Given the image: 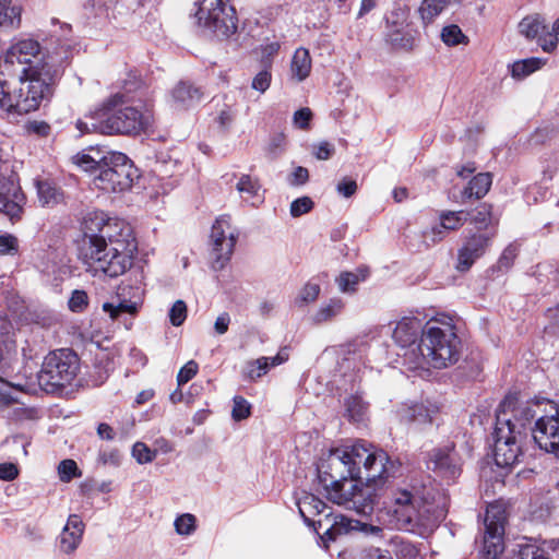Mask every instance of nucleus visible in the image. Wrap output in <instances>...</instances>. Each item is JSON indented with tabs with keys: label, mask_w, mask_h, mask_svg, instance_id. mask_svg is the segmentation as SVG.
Masks as SVG:
<instances>
[{
	"label": "nucleus",
	"mask_w": 559,
	"mask_h": 559,
	"mask_svg": "<svg viewBox=\"0 0 559 559\" xmlns=\"http://www.w3.org/2000/svg\"><path fill=\"white\" fill-rule=\"evenodd\" d=\"M467 214L463 211L451 212L444 211L440 214V223L432 226L430 229L424 233V240L427 245L429 241L436 243L442 240L449 231L456 230L466 221Z\"/></svg>",
	"instance_id": "obj_23"
},
{
	"label": "nucleus",
	"mask_w": 559,
	"mask_h": 559,
	"mask_svg": "<svg viewBox=\"0 0 559 559\" xmlns=\"http://www.w3.org/2000/svg\"><path fill=\"white\" fill-rule=\"evenodd\" d=\"M133 163L126 154L100 148L91 150L78 157V165L94 177L100 170L117 169L121 165Z\"/></svg>",
	"instance_id": "obj_20"
},
{
	"label": "nucleus",
	"mask_w": 559,
	"mask_h": 559,
	"mask_svg": "<svg viewBox=\"0 0 559 559\" xmlns=\"http://www.w3.org/2000/svg\"><path fill=\"white\" fill-rule=\"evenodd\" d=\"M369 273L367 266H359L354 272L343 271L335 278V283L341 293L353 295L357 292L358 285L368 278Z\"/></svg>",
	"instance_id": "obj_27"
},
{
	"label": "nucleus",
	"mask_w": 559,
	"mask_h": 559,
	"mask_svg": "<svg viewBox=\"0 0 559 559\" xmlns=\"http://www.w3.org/2000/svg\"><path fill=\"white\" fill-rule=\"evenodd\" d=\"M269 371V365H266L265 357H260L255 360L247 362L245 369V376L251 381H255Z\"/></svg>",
	"instance_id": "obj_40"
},
{
	"label": "nucleus",
	"mask_w": 559,
	"mask_h": 559,
	"mask_svg": "<svg viewBox=\"0 0 559 559\" xmlns=\"http://www.w3.org/2000/svg\"><path fill=\"white\" fill-rule=\"evenodd\" d=\"M334 145L328 141H322L318 145H313V155L319 160H328L334 154Z\"/></svg>",
	"instance_id": "obj_54"
},
{
	"label": "nucleus",
	"mask_w": 559,
	"mask_h": 559,
	"mask_svg": "<svg viewBox=\"0 0 559 559\" xmlns=\"http://www.w3.org/2000/svg\"><path fill=\"white\" fill-rule=\"evenodd\" d=\"M78 371V357L70 350L60 349L49 353L37 373L40 389L47 393H55L70 384Z\"/></svg>",
	"instance_id": "obj_9"
},
{
	"label": "nucleus",
	"mask_w": 559,
	"mask_h": 559,
	"mask_svg": "<svg viewBox=\"0 0 559 559\" xmlns=\"http://www.w3.org/2000/svg\"><path fill=\"white\" fill-rule=\"evenodd\" d=\"M548 404L549 400L545 397L520 402L512 395L506 396L499 404L492 432V454L498 467L508 473L520 462L531 443L533 421Z\"/></svg>",
	"instance_id": "obj_4"
},
{
	"label": "nucleus",
	"mask_w": 559,
	"mask_h": 559,
	"mask_svg": "<svg viewBox=\"0 0 559 559\" xmlns=\"http://www.w3.org/2000/svg\"><path fill=\"white\" fill-rule=\"evenodd\" d=\"M132 456L139 464H146L156 457V451L151 450L145 443L136 442L132 447Z\"/></svg>",
	"instance_id": "obj_44"
},
{
	"label": "nucleus",
	"mask_w": 559,
	"mask_h": 559,
	"mask_svg": "<svg viewBox=\"0 0 559 559\" xmlns=\"http://www.w3.org/2000/svg\"><path fill=\"white\" fill-rule=\"evenodd\" d=\"M336 191L344 198H350L357 191V182L352 178H343L336 186Z\"/></svg>",
	"instance_id": "obj_56"
},
{
	"label": "nucleus",
	"mask_w": 559,
	"mask_h": 559,
	"mask_svg": "<svg viewBox=\"0 0 559 559\" xmlns=\"http://www.w3.org/2000/svg\"><path fill=\"white\" fill-rule=\"evenodd\" d=\"M546 542L543 545L536 543H525L516 545L518 549L513 551L510 559H551L545 548Z\"/></svg>",
	"instance_id": "obj_35"
},
{
	"label": "nucleus",
	"mask_w": 559,
	"mask_h": 559,
	"mask_svg": "<svg viewBox=\"0 0 559 559\" xmlns=\"http://www.w3.org/2000/svg\"><path fill=\"white\" fill-rule=\"evenodd\" d=\"M542 49L545 51V52H551L556 47H557V43H558V39L557 37H555L552 34H550L548 32V34H545V35H540L538 38H537Z\"/></svg>",
	"instance_id": "obj_60"
},
{
	"label": "nucleus",
	"mask_w": 559,
	"mask_h": 559,
	"mask_svg": "<svg viewBox=\"0 0 559 559\" xmlns=\"http://www.w3.org/2000/svg\"><path fill=\"white\" fill-rule=\"evenodd\" d=\"M290 71L298 82L306 80L311 71V57L307 49L298 48L292 59Z\"/></svg>",
	"instance_id": "obj_32"
},
{
	"label": "nucleus",
	"mask_w": 559,
	"mask_h": 559,
	"mask_svg": "<svg viewBox=\"0 0 559 559\" xmlns=\"http://www.w3.org/2000/svg\"><path fill=\"white\" fill-rule=\"evenodd\" d=\"M438 413V407L432 404L416 403L409 406L403 407L401 417L407 423L415 424L417 426H424L431 424L435 415Z\"/></svg>",
	"instance_id": "obj_26"
},
{
	"label": "nucleus",
	"mask_w": 559,
	"mask_h": 559,
	"mask_svg": "<svg viewBox=\"0 0 559 559\" xmlns=\"http://www.w3.org/2000/svg\"><path fill=\"white\" fill-rule=\"evenodd\" d=\"M38 201L43 206L52 207L63 202L62 189L50 180H36Z\"/></svg>",
	"instance_id": "obj_28"
},
{
	"label": "nucleus",
	"mask_w": 559,
	"mask_h": 559,
	"mask_svg": "<svg viewBox=\"0 0 559 559\" xmlns=\"http://www.w3.org/2000/svg\"><path fill=\"white\" fill-rule=\"evenodd\" d=\"M507 521L506 511L499 504H489L484 519L483 559H497L504 549L503 535Z\"/></svg>",
	"instance_id": "obj_13"
},
{
	"label": "nucleus",
	"mask_w": 559,
	"mask_h": 559,
	"mask_svg": "<svg viewBox=\"0 0 559 559\" xmlns=\"http://www.w3.org/2000/svg\"><path fill=\"white\" fill-rule=\"evenodd\" d=\"M173 106L177 109H186L198 104L202 98V92L189 82L180 81L170 92Z\"/></svg>",
	"instance_id": "obj_25"
},
{
	"label": "nucleus",
	"mask_w": 559,
	"mask_h": 559,
	"mask_svg": "<svg viewBox=\"0 0 559 559\" xmlns=\"http://www.w3.org/2000/svg\"><path fill=\"white\" fill-rule=\"evenodd\" d=\"M441 39L448 46H455L466 41V36L457 25H448L441 32Z\"/></svg>",
	"instance_id": "obj_41"
},
{
	"label": "nucleus",
	"mask_w": 559,
	"mask_h": 559,
	"mask_svg": "<svg viewBox=\"0 0 559 559\" xmlns=\"http://www.w3.org/2000/svg\"><path fill=\"white\" fill-rule=\"evenodd\" d=\"M27 130L40 136H46L50 131V127L44 121H32L27 124Z\"/></svg>",
	"instance_id": "obj_63"
},
{
	"label": "nucleus",
	"mask_w": 559,
	"mask_h": 559,
	"mask_svg": "<svg viewBox=\"0 0 559 559\" xmlns=\"http://www.w3.org/2000/svg\"><path fill=\"white\" fill-rule=\"evenodd\" d=\"M19 474L17 467L13 463L0 464V479L13 480Z\"/></svg>",
	"instance_id": "obj_61"
},
{
	"label": "nucleus",
	"mask_w": 559,
	"mask_h": 559,
	"mask_svg": "<svg viewBox=\"0 0 559 559\" xmlns=\"http://www.w3.org/2000/svg\"><path fill=\"white\" fill-rule=\"evenodd\" d=\"M345 308V302L340 297H333L328 302L322 304L316 313L311 317V320L316 324L330 322L340 316Z\"/></svg>",
	"instance_id": "obj_30"
},
{
	"label": "nucleus",
	"mask_w": 559,
	"mask_h": 559,
	"mask_svg": "<svg viewBox=\"0 0 559 559\" xmlns=\"http://www.w3.org/2000/svg\"><path fill=\"white\" fill-rule=\"evenodd\" d=\"M233 402L234 406L231 411V417L234 420L240 421L250 416L251 405L248 403L246 399L237 395L234 397Z\"/></svg>",
	"instance_id": "obj_48"
},
{
	"label": "nucleus",
	"mask_w": 559,
	"mask_h": 559,
	"mask_svg": "<svg viewBox=\"0 0 559 559\" xmlns=\"http://www.w3.org/2000/svg\"><path fill=\"white\" fill-rule=\"evenodd\" d=\"M344 406L345 415L350 421L364 423L366 420L369 405L358 392L345 399Z\"/></svg>",
	"instance_id": "obj_31"
},
{
	"label": "nucleus",
	"mask_w": 559,
	"mask_h": 559,
	"mask_svg": "<svg viewBox=\"0 0 559 559\" xmlns=\"http://www.w3.org/2000/svg\"><path fill=\"white\" fill-rule=\"evenodd\" d=\"M309 180V171L302 166H298L288 177L290 186H302Z\"/></svg>",
	"instance_id": "obj_58"
},
{
	"label": "nucleus",
	"mask_w": 559,
	"mask_h": 559,
	"mask_svg": "<svg viewBox=\"0 0 559 559\" xmlns=\"http://www.w3.org/2000/svg\"><path fill=\"white\" fill-rule=\"evenodd\" d=\"M83 234L79 257L87 272L118 277L131 269L138 242L124 221L95 213Z\"/></svg>",
	"instance_id": "obj_3"
},
{
	"label": "nucleus",
	"mask_w": 559,
	"mask_h": 559,
	"mask_svg": "<svg viewBox=\"0 0 559 559\" xmlns=\"http://www.w3.org/2000/svg\"><path fill=\"white\" fill-rule=\"evenodd\" d=\"M197 19L200 26L217 38H228L237 31L236 11L225 0H201Z\"/></svg>",
	"instance_id": "obj_10"
},
{
	"label": "nucleus",
	"mask_w": 559,
	"mask_h": 559,
	"mask_svg": "<svg viewBox=\"0 0 559 559\" xmlns=\"http://www.w3.org/2000/svg\"><path fill=\"white\" fill-rule=\"evenodd\" d=\"M423 330H425V324L423 321L416 317H404L401 319L392 333V338L394 343L401 348L403 353H397L399 356L404 357L405 361L411 366V355H406L408 350L417 349V341H420V336L423 335Z\"/></svg>",
	"instance_id": "obj_19"
},
{
	"label": "nucleus",
	"mask_w": 559,
	"mask_h": 559,
	"mask_svg": "<svg viewBox=\"0 0 559 559\" xmlns=\"http://www.w3.org/2000/svg\"><path fill=\"white\" fill-rule=\"evenodd\" d=\"M187 305L183 300L175 301L168 312L170 323L174 326H180L187 319Z\"/></svg>",
	"instance_id": "obj_45"
},
{
	"label": "nucleus",
	"mask_w": 559,
	"mask_h": 559,
	"mask_svg": "<svg viewBox=\"0 0 559 559\" xmlns=\"http://www.w3.org/2000/svg\"><path fill=\"white\" fill-rule=\"evenodd\" d=\"M98 461L104 465L119 466L121 463V454L118 450L100 451Z\"/></svg>",
	"instance_id": "obj_57"
},
{
	"label": "nucleus",
	"mask_w": 559,
	"mask_h": 559,
	"mask_svg": "<svg viewBox=\"0 0 559 559\" xmlns=\"http://www.w3.org/2000/svg\"><path fill=\"white\" fill-rule=\"evenodd\" d=\"M313 207V202L309 197H301L294 200L290 203V215L293 217H299L308 212H310Z\"/></svg>",
	"instance_id": "obj_50"
},
{
	"label": "nucleus",
	"mask_w": 559,
	"mask_h": 559,
	"mask_svg": "<svg viewBox=\"0 0 559 559\" xmlns=\"http://www.w3.org/2000/svg\"><path fill=\"white\" fill-rule=\"evenodd\" d=\"M400 468L401 465L396 463V468L391 475L385 473L372 481L359 479L349 483L341 491L334 490L331 493V501L367 515L380 504V498L383 496V504L392 526L419 534L423 531H432L448 514V497L444 492L426 486H413L412 489L393 487L390 478H394Z\"/></svg>",
	"instance_id": "obj_1"
},
{
	"label": "nucleus",
	"mask_w": 559,
	"mask_h": 559,
	"mask_svg": "<svg viewBox=\"0 0 559 559\" xmlns=\"http://www.w3.org/2000/svg\"><path fill=\"white\" fill-rule=\"evenodd\" d=\"M174 525L179 535H190L195 530V518L190 513L181 514L175 520Z\"/></svg>",
	"instance_id": "obj_46"
},
{
	"label": "nucleus",
	"mask_w": 559,
	"mask_h": 559,
	"mask_svg": "<svg viewBox=\"0 0 559 559\" xmlns=\"http://www.w3.org/2000/svg\"><path fill=\"white\" fill-rule=\"evenodd\" d=\"M239 230L230 224L229 215H221L212 225L211 242H212V267L219 271L229 262Z\"/></svg>",
	"instance_id": "obj_11"
},
{
	"label": "nucleus",
	"mask_w": 559,
	"mask_h": 559,
	"mask_svg": "<svg viewBox=\"0 0 559 559\" xmlns=\"http://www.w3.org/2000/svg\"><path fill=\"white\" fill-rule=\"evenodd\" d=\"M360 559H393L389 550L379 547L365 548L361 551Z\"/></svg>",
	"instance_id": "obj_59"
},
{
	"label": "nucleus",
	"mask_w": 559,
	"mask_h": 559,
	"mask_svg": "<svg viewBox=\"0 0 559 559\" xmlns=\"http://www.w3.org/2000/svg\"><path fill=\"white\" fill-rule=\"evenodd\" d=\"M236 190L239 193L241 200L251 206H259L263 200L262 186L258 178H254L248 174H241L238 177L236 183Z\"/></svg>",
	"instance_id": "obj_24"
},
{
	"label": "nucleus",
	"mask_w": 559,
	"mask_h": 559,
	"mask_svg": "<svg viewBox=\"0 0 559 559\" xmlns=\"http://www.w3.org/2000/svg\"><path fill=\"white\" fill-rule=\"evenodd\" d=\"M139 170L133 163L121 165L117 169L100 170L93 177V185L105 192H123L139 179Z\"/></svg>",
	"instance_id": "obj_17"
},
{
	"label": "nucleus",
	"mask_w": 559,
	"mask_h": 559,
	"mask_svg": "<svg viewBox=\"0 0 559 559\" xmlns=\"http://www.w3.org/2000/svg\"><path fill=\"white\" fill-rule=\"evenodd\" d=\"M114 0H85V8H91L95 11V14H100L103 11L107 10Z\"/></svg>",
	"instance_id": "obj_62"
},
{
	"label": "nucleus",
	"mask_w": 559,
	"mask_h": 559,
	"mask_svg": "<svg viewBox=\"0 0 559 559\" xmlns=\"http://www.w3.org/2000/svg\"><path fill=\"white\" fill-rule=\"evenodd\" d=\"M321 292L320 284L313 278L305 284L295 299L297 307H304L317 300Z\"/></svg>",
	"instance_id": "obj_39"
},
{
	"label": "nucleus",
	"mask_w": 559,
	"mask_h": 559,
	"mask_svg": "<svg viewBox=\"0 0 559 559\" xmlns=\"http://www.w3.org/2000/svg\"><path fill=\"white\" fill-rule=\"evenodd\" d=\"M472 222L480 231H483V228H487L491 222V205L480 204L472 215Z\"/></svg>",
	"instance_id": "obj_42"
},
{
	"label": "nucleus",
	"mask_w": 559,
	"mask_h": 559,
	"mask_svg": "<svg viewBox=\"0 0 559 559\" xmlns=\"http://www.w3.org/2000/svg\"><path fill=\"white\" fill-rule=\"evenodd\" d=\"M69 45L43 51L37 40L27 38L13 44L0 57V107L19 115L37 110L49 103Z\"/></svg>",
	"instance_id": "obj_2"
},
{
	"label": "nucleus",
	"mask_w": 559,
	"mask_h": 559,
	"mask_svg": "<svg viewBox=\"0 0 559 559\" xmlns=\"http://www.w3.org/2000/svg\"><path fill=\"white\" fill-rule=\"evenodd\" d=\"M448 0H424L419 13L425 24L431 23L447 7Z\"/></svg>",
	"instance_id": "obj_38"
},
{
	"label": "nucleus",
	"mask_w": 559,
	"mask_h": 559,
	"mask_svg": "<svg viewBox=\"0 0 559 559\" xmlns=\"http://www.w3.org/2000/svg\"><path fill=\"white\" fill-rule=\"evenodd\" d=\"M312 111L308 107L300 108L293 116V123L296 128L307 130L310 127Z\"/></svg>",
	"instance_id": "obj_51"
},
{
	"label": "nucleus",
	"mask_w": 559,
	"mask_h": 559,
	"mask_svg": "<svg viewBox=\"0 0 559 559\" xmlns=\"http://www.w3.org/2000/svg\"><path fill=\"white\" fill-rule=\"evenodd\" d=\"M230 323V317L227 312L221 313L215 321L214 329L218 334H225Z\"/></svg>",
	"instance_id": "obj_64"
},
{
	"label": "nucleus",
	"mask_w": 559,
	"mask_h": 559,
	"mask_svg": "<svg viewBox=\"0 0 559 559\" xmlns=\"http://www.w3.org/2000/svg\"><path fill=\"white\" fill-rule=\"evenodd\" d=\"M88 306V296L85 290L74 289L68 300V307L72 312L81 313Z\"/></svg>",
	"instance_id": "obj_43"
},
{
	"label": "nucleus",
	"mask_w": 559,
	"mask_h": 559,
	"mask_svg": "<svg viewBox=\"0 0 559 559\" xmlns=\"http://www.w3.org/2000/svg\"><path fill=\"white\" fill-rule=\"evenodd\" d=\"M17 252V239L12 235L0 236V254H14Z\"/></svg>",
	"instance_id": "obj_55"
},
{
	"label": "nucleus",
	"mask_w": 559,
	"mask_h": 559,
	"mask_svg": "<svg viewBox=\"0 0 559 559\" xmlns=\"http://www.w3.org/2000/svg\"><path fill=\"white\" fill-rule=\"evenodd\" d=\"M415 350L411 355V369L424 368L425 365L435 369H444L460 359L462 342L454 324L449 320L432 319L425 323V330Z\"/></svg>",
	"instance_id": "obj_7"
},
{
	"label": "nucleus",
	"mask_w": 559,
	"mask_h": 559,
	"mask_svg": "<svg viewBox=\"0 0 559 559\" xmlns=\"http://www.w3.org/2000/svg\"><path fill=\"white\" fill-rule=\"evenodd\" d=\"M296 503L304 522L324 542H333L347 532L346 518L334 515L332 508L313 493L304 491Z\"/></svg>",
	"instance_id": "obj_8"
},
{
	"label": "nucleus",
	"mask_w": 559,
	"mask_h": 559,
	"mask_svg": "<svg viewBox=\"0 0 559 559\" xmlns=\"http://www.w3.org/2000/svg\"><path fill=\"white\" fill-rule=\"evenodd\" d=\"M271 80L272 75L270 71L262 70L253 78L251 86L253 90L264 93L270 87Z\"/></svg>",
	"instance_id": "obj_53"
},
{
	"label": "nucleus",
	"mask_w": 559,
	"mask_h": 559,
	"mask_svg": "<svg viewBox=\"0 0 559 559\" xmlns=\"http://www.w3.org/2000/svg\"><path fill=\"white\" fill-rule=\"evenodd\" d=\"M516 258V248L513 245H509L501 253L493 269L499 272H507L512 265Z\"/></svg>",
	"instance_id": "obj_49"
},
{
	"label": "nucleus",
	"mask_w": 559,
	"mask_h": 559,
	"mask_svg": "<svg viewBox=\"0 0 559 559\" xmlns=\"http://www.w3.org/2000/svg\"><path fill=\"white\" fill-rule=\"evenodd\" d=\"M132 87L124 85L123 92L116 93L103 104L79 119L76 129L82 133L98 132L103 134H138L148 124V117L142 110L130 105Z\"/></svg>",
	"instance_id": "obj_6"
},
{
	"label": "nucleus",
	"mask_w": 559,
	"mask_h": 559,
	"mask_svg": "<svg viewBox=\"0 0 559 559\" xmlns=\"http://www.w3.org/2000/svg\"><path fill=\"white\" fill-rule=\"evenodd\" d=\"M85 524L79 514H70L59 537V549L62 554H73L82 543Z\"/></svg>",
	"instance_id": "obj_22"
},
{
	"label": "nucleus",
	"mask_w": 559,
	"mask_h": 559,
	"mask_svg": "<svg viewBox=\"0 0 559 559\" xmlns=\"http://www.w3.org/2000/svg\"><path fill=\"white\" fill-rule=\"evenodd\" d=\"M59 477L62 481L68 483L72 478L81 475L78 464L73 460H63L58 466Z\"/></svg>",
	"instance_id": "obj_47"
},
{
	"label": "nucleus",
	"mask_w": 559,
	"mask_h": 559,
	"mask_svg": "<svg viewBox=\"0 0 559 559\" xmlns=\"http://www.w3.org/2000/svg\"><path fill=\"white\" fill-rule=\"evenodd\" d=\"M519 31L526 38L535 39L548 34V26L539 15H528L520 22Z\"/></svg>",
	"instance_id": "obj_33"
},
{
	"label": "nucleus",
	"mask_w": 559,
	"mask_h": 559,
	"mask_svg": "<svg viewBox=\"0 0 559 559\" xmlns=\"http://www.w3.org/2000/svg\"><path fill=\"white\" fill-rule=\"evenodd\" d=\"M396 468L383 450H371L365 441H357L352 447L331 450L317 464L319 484L331 500L334 490L341 491L349 483L359 479L372 481L382 476L391 475Z\"/></svg>",
	"instance_id": "obj_5"
},
{
	"label": "nucleus",
	"mask_w": 559,
	"mask_h": 559,
	"mask_svg": "<svg viewBox=\"0 0 559 559\" xmlns=\"http://www.w3.org/2000/svg\"><path fill=\"white\" fill-rule=\"evenodd\" d=\"M14 326L11 320L5 313L0 314V372H4L13 357L16 355V342H15ZM3 386L9 384L0 378V406H8L16 402V399L8 391L3 390Z\"/></svg>",
	"instance_id": "obj_14"
},
{
	"label": "nucleus",
	"mask_w": 559,
	"mask_h": 559,
	"mask_svg": "<svg viewBox=\"0 0 559 559\" xmlns=\"http://www.w3.org/2000/svg\"><path fill=\"white\" fill-rule=\"evenodd\" d=\"M198 364L194 360H189L177 374L178 385H183L190 381L198 372Z\"/></svg>",
	"instance_id": "obj_52"
},
{
	"label": "nucleus",
	"mask_w": 559,
	"mask_h": 559,
	"mask_svg": "<svg viewBox=\"0 0 559 559\" xmlns=\"http://www.w3.org/2000/svg\"><path fill=\"white\" fill-rule=\"evenodd\" d=\"M544 64L545 61L536 57L519 60L511 66V75L514 79H524L539 70Z\"/></svg>",
	"instance_id": "obj_36"
},
{
	"label": "nucleus",
	"mask_w": 559,
	"mask_h": 559,
	"mask_svg": "<svg viewBox=\"0 0 559 559\" xmlns=\"http://www.w3.org/2000/svg\"><path fill=\"white\" fill-rule=\"evenodd\" d=\"M534 441L540 450L559 457V406L549 400L543 414L537 417L532 430L531 442Z\"/></svg>",
	"instance_id": "obj_12"
},
{
	"label": "nucleus",
	"mask_w": 559,
	"mask_h": 559,
	"mask_svg": "<svg viewBox=\"0 0 559 559\" xmlns=\"http://www.w3.org/2000/svg\"><path fill=\"white\" fill-rule=\"evenodd\" d=\"M427 468L447 484L455 481L461 475V462L454 444L435 448L427 455Z\"/></svg>",
	"instance_id": "obj_15"
},
{
	"label": "nucleus",
	"mask_w": 559,
	"mask_h": 559,
	"mask_svg": "<svg viewBox=\"0 0 559 559\" xmlns=\"http://www.w3.org/2000/svg\"><path fill=\"white\" fill-rule=\"evenodd\" d=\"M492 183L491 175L489 173H479L468 182L467 187L462 192L463 201L469 199L484 198Z\"/></svg>",
	"instance_id": "obj_29"
},
{
	"label": "nucleus",
	"mask_w": 559,
	"mask_h": 559,
	"mask_svg": "<svg viewBox=\"0 0 559 559\" xmlns=\"http://www.w3.org/2000/svg\"><path fill=\"white\" fill-rule=\"evenodd\" d=\"M493 237L495 230H478L467 236L459 250L457 270L460 272L468 271L474 262L485 254Z\"/></svg>",
	"instance_id": "obj_21"
},
{
	"label": "nucleus",
	"mask_w": 559,
	"mask_h": 559,
	"mask_svg": "<svg viewBox=\"0 0 559 559\" xmlns=\"http://www.w3.org/2000/svg\"><path fill=\"white\" fill-rule=\"evenodd\" d=\"M139 280L135 281L134 285L122 284L118 288L119 302L114 305L111 302H105L103 310L107 312L112 319L118 318L121 313H129L134 316L143 305L144 299V287L142 285V272L139 273Z\"/></svg>",
	"instance_id": "obj_16"
},
{
	"label": "nucleus",
	"mask_w": 559,
	"mask_h": 559,
	"mask_svg": "<svg viewBox=\"0 0 559 559\" xmlns=\"http://www.w3.org/2000/svg\"><path fill=\"white\" fill-rule=\"evenodd\" d=\"M392 550L397 559H418V549L411 542L400 536L391 538Z\"/></svg>",
	"instance_id": "obj_37"
},
{
	"label": "nucleus",
	"mask_w": 559,
	"mask_h": 559,
	"mask_svg": "<svg viewBox=\"0 0 559 559\" xmlns=\"http://www.w3.org/2000/svg\"><path fill=\"white\" fill-rule=\"evenodd\" d=\"M11 2L12 0H0V26L15 29L21 25L22 9Z\"/></svg>",
	"instance_id": "obj_34"
},
{
	"label": "nucleus",
	"mask_w": 559,
	"mask_h": 559,
	"mask_svg": "<svg viewBox=\"0 0 559 559\" xmlns=\"http://www.w3.org/2000/svg\"><path fill=\"white\" fill-rule=\"evenodd\" d=\"M26 198L12 176L0 174V213L12 223L19 222L24 213Z\"/></svg>",
	"instance_id": "obj_18"
}]
</instances>
